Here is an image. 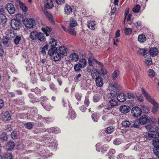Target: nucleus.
Segmentation results:
<instances>
[{"instance_id":"42","label":"nucleus","mask_w":159,"mask_h":159,"mask_svg":"<svg viewBox=\"0 0 159 159\" xmlns=\"http://www.w3.org/2000/svg\"><path fill=\"white\" fill-rule=\"evenodd\" d=\"M70 57L71 58V60L75 61H77L79 58V56L78 55V54L76 53L71 54Z\"/></svg>"},{"instance_id":"51","label":"nucleus","mask_w":159,"mask_h":159,"mask_svg":"<svg viewBox=\"0 0 159 159\" xmlns=\"http://www.w3.org/2000/svg\"><path fill=\"white\" fill-rule=\"evenodd\" d=\"M25 127L28 129H31L33 127V123L31 122H27L25 125Z\"/></svg>"},{"instance_id":"9","label":"nucleus","mask_w":159,"mask_h":159,"mask_svg":"<svg viewBox=\"0 0 159 159\" xmlns=\"http://www.w3.org/2000/svg\"><path fill=\"white\" fill-rule=\"evenodd\" d=\"M109 104H108L106 107V108L103 110L104 112L105 111V110L107 109L109 110H111L112 107L116 106L117 105V102L114 99L109 100Z\"/></svg>"},{"instance_id":"48","label":"nucleus","mask_w":159,"mask_h":159,"mask_svg":"<svg viewBox=\"0 0 159 159\" xmlns=\"http://www.w3.org/2000/svg\"><path fill=\"white\" fill-rule=\"evenodd\" d=\"M62 102L64 107H66L69 106L70 107L69 101L65 98L64 97L62 98Z\"/></svg>"},{"instance_id":"52","label":"nucleus","mask_w":159,"mask_h":159,"mask_svg":"<svg viewBox=\"0 0 159 159\" xmlns=\"http://www.w3.org/2000/svg\"><path fill=\"white\" fill-rule=\"evenodd\" d=\"M21 39V37L20 36H16L14 39V42L15 44L17 45L19 44L20 41Z\"/></svg>"},{"instance_id":"31","label":"nucleus","mask_w":159,"mask_h":159,"mask_svg":"<svg viewBox=\"0 0 159 159\" xmlns=\"http://www.w3.org/2000/svg\"><path fill=\"white\" fill-rule=\"evenodd\" d=\"M57 51V49L56 47H52L49 49L48 54L50 56H53Z\"/></svg>"},{"instance_id":"13","label":"nucleus","mask_w":159,"mask_h":159,"mask_svg":"<svg viewBox=\"0 0 159 159\" xmlns=\"http://www.w3.org/2000/svg\"><path fill=\"white\" fill-rule=\"evenodd\" d=\"M1 119L4 121L9 120L11 119L10 114L8 111L3 112L1 115Z\"/></svg>"},{"instance_id":"25","label":"nucleus","mask_w":159,"mask_h":159,"mask_svg":"<svg viewBox=\"0 0 159 159\" xmlns=\"http://www.w3.org/2000/svg\"><path fill=\"white\" fill-rule=\"evenodd\" d=\"M87 26L90 29L94 30L95 29L96 23L94 20H90L87 22Z\"/></svg>"},{"instance_id":"46","label":"nucleus","mask_w":159,"mask_h":159,"mask_svg":"<svg viewBox=\"0 0 159 159\" xmlns=\"http://www.w3.org/2000/svg\"><path fill=\"white\" fill-rule=\"evenodd\" d=\"M31 115L33 117H35L37 114V109L36 107L32 108L30 110Z\"/></svg>"},{"instance_id":"40","label":"nucleus","mask_w":159,"mask_h":159,"mask_svg":"<svg viewBox=\"0 0 159 159\" xmlns=\"http://www.w3.org/2000/svg\"><path fill=\"white\" fill-rule=\"evenodd\" d=\"M38 32L36 31L32 32L30 34V37L32 40L35 39L37 38Z\"/></svg>"},{"instance_id":"47","label":"nucleus","mask_w":159,"mask_h":159,"mask_svg":"<svg viewBox=\"0 0 159 159\" xmlns=\"http://www.w3.org/2000/svg\"><path fill=\"white\" fill-rule=\"evenodd\" d=\"M152 145L154 146V148L159 147V139L155 138L153 139L152 141Z\"/></svg>"},{"instance_id":"64","label":"nucleus","mask_w":159,"mask_h":159,"mask_svg":"<svg viewBox=\"0 0 159 159\" xmlns=\"http://www.w3.org/2000/svg\"><path fill=\"white\" fill-rule=\"evenodd\" d=\"M5 159H12V154L10 153L7 152L4 156Z\"/></svg>"},{"instance_id":"36","label":"nucleus","mask_w":159,"mask_h":159,"mask_svg":"<svg viewBox=\"0 0 159 159\" xmlns=\"http://www.w3.org/2000/svg\"><path fill=\"white\" fill-rule=\"evenodd\" d=\"M131 127L130 128H138L139 127V124L138 120H136L134 121L131 122Z\"/></svg>"},{"instance_id":"29","label":"nucleus","mask_w":159,"mask_h":159,"mask_svg":"<svg viewBox=\"0 0 159 159\" xmlns=\"http://www.w3.org/2000/svg\"><path fill=\"white\" fill-rule=\"evenodd\" d=\"M102 98L101 95L100 94H94L93 98V100L94 102H97L99 101Z\"/></svg>"},{"instance_id":"44","label":"nucleus","mask_w":159,"mask_h":159,"mask_svg":"<svg viewBox=\"0 0 159 159\" xmlns=\"http://www.w3.org/2000/svg\"><path fill=\"white\" fill-rule=\"evenodd\" d=\"M91 116L94 122H97L98 121L99 119V116L98 113H93L92 114Z\"/></svg>"},{"instance_id":"35","label":"nucleus","mask_w":159,"mask_h":159,"mask_svg":"<svg viewBox=\"0 0 159 159\" xmlns=\"http://www.w3.org/2000/svg\"><path fill=\"white\" fill-rule=\"evenodd\" d=\"M65 11L66 13L68 15H70L72 12V9L70 5H66L65 7Z\"/></svg>"},{"instance_id":"28","label":"nucleus","mask_w":159,"mask_h":159,"mask_svg":"<svg viewBox=\"0 0 159 159\" xmlns=\"http://www.w3.org/2000/svg\"><path fill=\"white\" fill-rule=\"evenodd\" d=\"M48 132L49 133H52L55 134H58L61 132V130L59 128L57 127H52L48 129Z\"/></svg>"},{"instance_id":"38","label":"nucleus","mask_w":159,"mask_h":159,"mask_svg":"<svg viewBox=\"0 0 159 159\" xmlns=\"http://www.w3.org/2000/svg\"><path fill=\"white\" fill-rule=\"evenodd\" d=\"M115 150L114 149H111L109 150L106 156L108 157L109 159H112L113 157V154H115Z\"/></svg>"},{"instance_id":"61","label":"nucleus","mask_w":159,"mask_h":159,"mask_svg":"<svg viewBox=\"0 0 159 159\" xmlns=\"http://www.w3.org/2000/svg\"><path fill=\"white\" fill-rule=\"evenodd\" d=\"M114 131V128L112 126H110L106 128L105 129L106 133L110 134Z\"/></svg>"},{"instance_id":"16","label":"nucleus","mask_w":159,"mask_h":159,"mask_svg":"<svg viewBox=\"0 0 159 159\" xmlns=\"http://www.w3.org/2000/svg\"><path fill=\"white\" fill-rule=\"evenodd\" d=\"M149 52L151 56L154 57L158 55L159 51L158 49L157 48L152 47L150 49Z\"/></svg>"},{"instance_id":"50","label":"nucleus","mask_w":159,"mask_h":159,"mask_svg":"<svg viewBox=\"0 0 159 159\" xmlns=\"http://www.w3.org/2000/svg\"><path fill=\"white\" fill-rule=\"evenodd\" d=\"M37 39L41 41H43L44 39V36L43 34L41 33H38Z\"/></svg>"},{"instance_id":"37","label":"nucleus","mask_w":159,"mask_h":159,"mask_svg":"<svg viewBox=\"0 0 159 159\" xmlns=\"http://www.w3.org/2000/svg\"><path fill=\"white\" fill-rule=\"evenodd\" d=\"M20 7V8L24 12H26L27 11L28 8L25 5V4L21 2L20 1H18Z\"/></svg>"},{"instance_id":"20","label":"nucleus","mask_w":159,"mask_h":159,"mask_svg":"<svg viewBox=\"0 0 159 159\" xmlns=\"http://www.w3.org/2000/svg\"><path fill=\"white\" fill-rule=\"evenodd\" d=\"M15 146L14 143L12 141L8 142L6 144V149L7 151H10L12 150Z\"/></svg>"},{"instance_id":"54","label":"nucleus","mask_w":159,"mask_h":159,"mask_svg":"<svg viewBox=\"0 0 159 159\" xmlns=\"http://www.w3.org/2000/svg\"><path fill=\"white\" fill-rule=\"evenodd\" d=\"M75 95L76 99L78 101H80L81 100V98L82 97V94L81 93L78 92H76L75 94Z\"/></svg>"},{"instance_id":"55","label":"nucleus","mask_w":159,"mask_h":159,"mask_svg":"<svg viewBox=\"0 0 159 159\" xmlns=\"http://www.w3.org/2000/svg\"><path fill=\"white\" fill-rule=\"evenodd\" d=\"M153 151L154 154L159 158V147L154 148Z\"/></svg>"},{"instance_id":"59","label":"nucleus","mask_w":159,"mask_h":159,"mask_svg":"<svg viewBox=\"0 0 159 159\" xmlns=\"http://www.w3.org/2000/svg\"><path fill=\"white\" fill-rule=\"evenodd\" d=\"M43 120L44 122L47 123L48 124L49 123L51 122V121L52 120V118L51 117H49L43 118Z\"/></svg>"},{"instance_id":"26","label":"nucleus","mask_w":159,"mask_h":159,"mask_svg":"<svg viewBox=\"0 0 159 159\" xmlns=\"http://www.w3.org/2000/svg\"><path fill=\"white\" fill-rule=\"evenodd\" d=\"M148 120V117L144 115L141 116L138 121L140 124L143 125L146 123Z\"/></svg>"},{"instance_id":"41","label":"nucleus","mask_w":159,"mask_h":159,"mask_svg":"<svg viewBox=\"0 0 159 159\" xmlns=\"http://www.w3.org/2000/svg\"><path fill=\"white\" fill-rule=\"evenodd\" d=\"M7 21V18L5 16L4 14L0 15V24H3L5 23Z\"/></svg>"},{"instance_id":"58","label":"nucleus","mask_w":159,"mask_h":159,"mask_svg":"<svg viewBox=\"0 0 159 159\" xmlns=\"http://www.w3.org/2000/svg\"><path fill=\"white\" fill-rule=\"evenodd\" d=\"M31 91L32 92H34L36 94L39 95L41 93V90L38 88H36L35 89H31Z\"/></svg>"},{"instance_id":"22","label":"nucleus","mask_w":159,"mask_h":159,"mask_svg":"<svg viewBox=\"0 0 159 159\" xmlns=\"http://www.w3.org/2000/svg\"><path fill=\"white\" fill-rule=\"evenodd\" d=\"M44 14L48 20L51 21L52 24L55 23V21L54 18L52 16V15L46 10H43Z\"/></svg>"},{"instance_id":"53","label":"nucleus","mask_w":159,"mask_h":159,"mask_svg":"<svg viewBox=\"0 0 159 159\" xmlns=\"http://www.w3.org/2000/svg\"><path fill=\"white\" fill-rule=\"evenodd\" d=\"M8 139L7 136L6 134L5 133H2L0 139L2 141H6Z\"/></svg>"},{"instance_id":"4","label":"nucleus","mask_w":159,"mask_h":159,"mask_svg":"<svg viewBox=\"0 0 159 159\" xmlns=\"http://www.w3.org/2000/svg\"><path fill=\"white\" fill-rule=\"evenodd\" d=\"M34 156L36 157H41L43 158H47L53 155L52 153H50L47 148L41 147L37 151L34 153Z\"/></svg>"},{"instance_id":"10","label":"nucleus","mask_w":159,"mask_h":159,"mask_svg":"<svg viewBox=\"0 0 159 159\" xmlns=\"http://www.w3.org/2000/svg\"><path fill=\"white\" fill-rule=\"evenodd\" d=\"M131 112L134 116L138 117L141 114L142 111L139 107H135L132 108Z\"/></svg>"},{"instance_id":"21","label":"nucleus","mask_w":159,"mask_h":159,"mask_svg":"<svg viewBox=\"0 0 159 159\" xmlns=\"http://www.w3.org/2000/svg\"><path fill=\"white\" fill-rule=\"evenodd\" d=\"M148 50L146 48H139L137 51V53L139 55L143 56L145 58L147 56V52Z\"/></svg>"},{"instance_id":"57","label":"nucleus","mask_w":159,"mask_h":159,"mask_svg":"<svg viewBox=\"0 0 159 159\" xmlns=\"http://www.w3.org/2000/svg\"><path fill=\"white\" fill-rule=\"evenodd\" d=\"M41 104L42 105V103L43 102L44 103H46L49 102L47 101L48 100V99L47 98V97L45 96H42L41 98Z\"/></svg>"},{"instance_id":"63","label":"nucleus","mask_w":159,"mask_h":159,"mask_svg":"<svg viewBox=\"0 0 159 159\" xmlns=\"http://www.w3.org/2000/svg\"><path fill=\"white\" fill-rule=\"evenodd\" d=\"M117 159H127V157L123 153H120L116 157Z\"/></svg>"},{"instance_id":"15","label":"nucleus","mask_w":159,"mask_h":159,"mask_svg":"<svg viewBox=\"0 0 159 159\" xmlns=\"http://www.w3.org/2000/svg\"><path fill=\"white\" fill-rule=\"evenodd\" d=\"M88 63L89 65L90 66H94V62L98 63L99 66H103V64L99 62L96 59H94L92 57H90L88 58Z\"/></svg>"},{"instance_id":"5","label":"nucleus","mask_w":159,"mask_h":159,"mask_svg":"<svg viewBox=\"0 0 159 159\" xmlns=\"http://www.w3.org/2000/svg\"><path fill=\"white\" fill-rule=\"evenodd\" d=\"M22 17L21 15L20 14H17L16 15V19H12L11 22V25L12 28L15 30H19L20 28V23L21 20L19 17Z\"/></svg>"},{"instance_id":"34","label":"nucleus","mask_w":159,"mask_h":159,"mask_svg":"<svg viewBox=\"0 0 159 159\" xmlns=\"http://www.w3.org/2000/svg\"><path fill=\"white\" fill-rule=\"evenodd\" d=\"M121 125L123 127L126 128L131 127V123L129 120H125L121 123Z\"/></svg>"},{"instance_id":"2","label":"nucleus","mask_w":159,"mask_h":159,"mask_svg":"<svg viewBox=\"0 0 159 159\" xmlns=\"http://www.w3.org/2000/svg\"><path fill=\"white\" fill-rule=\"evenodd\" d=\"M147 130H150L147 134L144 135L145 137L147 139L151 138H157L159 137V133L156 131L157 128V126L154 124H148L146 126Z\"/></svg>"},{"instance_id":"49","label":"nucleus","mask_w":159,"mask_h":159,"mask_svg":"<svg viewBox=\"0 0 159 159\" xmlns=\"http://www.w3.org/2000/svg\"><path fill=\"white\" fill-rule=\"evenodd\" d=\"M74 69L75 71H79L81 68H83L82 66V64L80 63H78L75 64L74 66Z\"/></svg>"},{"instance_id":"60","label":"nucleus","mask_w":159,"mask_h":159,"mask_svg":"<svg viewBox=\"0 0 159 159\" xmlns=\"http://www.w3.org/2000/svg\"><path fill=\"white\" fill-rule=\"evenodd\" d=\"M49 87L50 89L53 90V91L55 92L56 93H57V88H56V87L55 85L52 83H50L49 84Z\"/></svg>"},{"instance_id":"24","label":"nucleus","mask_w":159,"mask_h":159,"mask_svg":"<svg viewBox=\"0 0 159 159\" xmlns=\"http://www.w3.org/2000/svg\"><path fill=\"white\" fill-rule=\"evenodd\" d=\"M41 30L47 36H48L52 31V28L50 27L46 26L42 27Z\"/></svg>"},{"instance_id":"11","label":"nucleus","mask_w":159,"mask_h":159,"mask_svg":"<svg viewBox=\"0 0 159 159\" xmlns=\"http://www.w3.org/2000/svg\"><path fill=\"white\" fill-rule=\"evenodd\" d=\"M5 9L10 14H12L15 13L16 9L13 5L11 3H8L5 6Z\"/></svg>"},{"instance_id":"62","label":"nucleus","mask_w":159,"mask_h":159,"mask_svg":"<svg viewBox=\"0 0 159 159\" xmlns=\"http://www.w3.org/2000/svg\"><path fill=\"white\" fill-rule=\"evenodd\" d=\"M149 74L148 76L150 78L153 77L155 75V72L154 70L152 69H149L148 71Z\"/></svg>"},{"instance_id":"17","label":"nucleus","mask_w":159,"mask_h":159,"mask_svg":"<svg viewBox=\"0 0 159 159\" xmlns=\"http://www.w3.org/2000/svg\"><path fill=\"white\" fill-rule=\"evenodd\" d=\"M95 83L97 86L98 87H101L104 84L102 78L100 76H98L95 78Z\"/></svg>"},{"instance_id":"23","label":"nucleus","mask_w":159,"mask_h":159,"mask_svg":"<svg viewBox=\"0 0 159 159\" xmlns=\"http://www.w3.org/2000/svg\"><path fill=\"white\" fill-rule=\"evenodd\" d=\"M116 98L118 101L120 102H122L126 100V96L125 94L120 93L117 96Z\"/></svg>"},{"instance_id":"32","label":"nucleus","mask_w":159,"mask_h":159,"mask_svg":"<svg viewBox=\"0 0 159 159\" xmlns=\"http://www.w3.org/2000/svg\"><path fill=\"white\" fill-rule=\"evenodd\" d=\"M146 40L145 36L143 34H140L139 35L138 40L140 43H144Z\"/></svg>"},{"instance_id":"3","label":"nucleus","mask_w":159,"mask_h":159,"mask_svg":"<svg viewBox=\"0 0 159 159\" xmlns=\"http://www.w3.org/2000/svg\"><path fill=\"white\" fill-rule=\"evenodd\" d=\"M141 91L147 100L153 104V107L152 109V112L154 114L155 113L159 108V104L155 101L154 98H152L151 97L147 91L143 88H142Z\"/></svg>"},{"instance_id":"30","label":"nucleus","mask_w":159,"mask_h":159,"mask_svg":"<svg viewBox=\"0 0 159 159\" xmlns=\"http://www.w3.org/2000/svg\"><path fill=\"white\" fill-rule=\"evenodd\" d=\"M117 94V92H116L115 91L113 92H111L110 93H108L107 95L108 100H109L114 99L116 98Z\"/></svg>"},{"instance_id":"18","label":"nucleus","mask_w":159,"mask_h":159,"mask_svg":"<svg viewBox=\"0 0 159 159\" xmlns=\"http://www.w3.org/2000/svg\"><path fill=\"white\" fill-rule=\"evenodd\" d=\"M54 7L52 0H46L45 2L44 7L45 9H50Z\"/></svg>"},{"instance_id":"45","label":"nucleus","mask_w":159,"mask_h":159,"mask_svg":"<svg viewBox=\"0 0 159 159\" xmlns=\"http://www.w3.org/2000/svg\"><path fill=\"white\" fill-rule=\"evenodd\" d=\"M3 44L6 46L8 47L9 44V39L6 37H3L2 40Z\"/></svg>"},{"instance_id":"39","label":"nucleus","mask_w":159,"mask_h":159,"mask_svg":"<svg viewBox=\"0 0 159 159\" xmlns=\"http://www.w3.org/2000/svg\"><path fill=\"white\" fill-rule=\"evenodd\" d=\"M61 57V55L57 52L53 56V59L55 61H60ZM62 57H63L62 56Z\"/></svg>"},{"instance_id":"7","label":"nucleus","mask_w":159,"mask_h":159,"mask_svg":"<svg viewBox=\"0 0 159 159\" xmlns=\"http://www.w3.org/2000/svg\"><path fill=\"white\" fill-rule=\"evenodd\" d=\"M25 27L27 29H32L35 25V21L33 18L26 19L23 21Z\"/></svg>"},{"instance_id":"33","label":"nucleus","mask_w":159,"mask_h":159,"mask_svg":"<svg viewBox=\"0 0 159 159\" xmlns=\"http://www.w3.org/2000/svg\"><path fill=\"white\" fill-rule=\"evenodd\" d=\"M42 105L44 109L48 111H50L52 108V106L50 105L49 102L46 103L43 102L42 103Z\"/></svg>"},{"instance_id":"56","label":"nucleus","mask_w":159,"mask_h":159,"mask_svg":"<svg viewBox=\"0 0 159 159\" xmlns=\"http://www.w3.org/2000/svg\"><path fill=\"white\" fill-rule=\"evenodd\" d=\"M109 86L110 87H112V89L115 91H117L118 89L119 85L117 83L110 84Z\"/></svg>"},{"instance_id":"14","label":"nucleus","mask_w":159,"mask_h":159,"mask_svg":"<svg viewBox=\"0 0 159 159\" xmlns=\"http://www.w3.org/2000/svg\"><path fill=\"white\" fill-rule=\"evenodd\" d=\"M68 51V49L64 46L60 47L58 49V52L60 54L64 56L67 55Z\"/></svg>"},{"instance_id":"1","label":"nucleus","mask_w":159,"mask_h":159,"mask_svg":"<svg viewBox=\"0 0 159 159\" xmlns=\"http://www.w3.org/2000/svg\"><path fill=\"white\" fill-rule=\"evenodd\" d=\"M43 141L42 145L49 147L53 151H55L57 149L58 144L55 136L53 138L51 135L45 137L43 138Z\"/></svg>"},{"instance_id":"43","label":"nucleus","mask_w":159,"mask_h":159,"mask_svg":"<svg viewBox=\"0 0 159 159\" xmlns=\"http://www.w3.org/2000/svg\"><path fill=\"white\" fill-rule=\"evenodd\" d=\"M57 42L56 40L54 39H51L49 41V45L50 46L52 47H56L57 45Z\"/></svg>"},{"instance_id":"6","label":"nucleus","mask_w":159,"mask_h":159,"mask_svg":"<svg viewBox=\"0 0 159 159\" xmlns=\"http://www.w3.org/2000/svg\"><path fill=\"white\" fill-rule=\"evenodd\" d=\"M77 25L76 20L73 19H70V25L68 26L67 31L68 33L74 36L76 35V32L75 27Z\"/></svg>"},{"instance_id":"12","label":"nucleus","mask_w":159,"mask_h":159,"mask_svg":"<svg viewBox=\"0 0 159 159\" xmlns=\"http://www.w3.org/2000/svg\"><path fill=\"white\" fill-rule=\"evenodd\" d=\"M89 70L88 72L91 74L93 79H95L96 77H97V76H99L101 74L100 70L98 69H93L92 70L89 69Z\"/></svg>"},{"instance_id":"19","label":"nucleus","mask_w":159,"mask_h":159,"mask_svg":"<svg viewBox=\"0 0 159 159\" xmlns=\"http://www.w3.org/2000/svg\"><path fill=\"white\" fill-rule=\"evenodd\" d=\"M121 112L123 113H128L130 110V107L127 105H124L121 106L119 108Z\"/></svg>"},{"instance_id":"8","label":"nucleus","mask_w":159,"mask_h":159,"mask_svg":"<svg viewBox=\"0 0 159 159\" xmlns=\"http://www.w3.org/2000/svg\"><path fill=\"white\" fill-rule=\"evenodd\" d=\"M96 151L99 152L101 151L102 153H104L109 148L108 146L106 144H104L102 146L100 143H97L96 145Z\"/></svg>"},{"instance_id":"27","label":"nucleus","mask_w":159,"mask_h":159,"mask_svg":"<svg viewBox=\"0 0 159 159\" xmlns=\"http://www.w3.org/2000/svg\"><path fill=\"white\" fill-rule=\"evenodd\" d=\"M76 117V114L75 112L71 109H69V111L68 113L67 118L69 120L70 119L72 120L75 119Z\"/></svg>"}]
</instances>
